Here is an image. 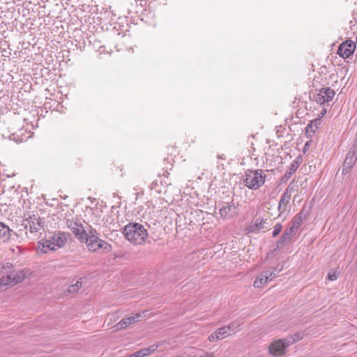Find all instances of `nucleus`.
Here are the masks:
<instances>
[{"instance_id": "obj_4", "label": "nucleus", "mask_w": 357, "mask_h": 357, "mask_svg": "<svg viewBox=\"0 0 357 357\" xmlns=\"http://www.w3.org/2000/svg\"><path fill=\"white\" fill-rule=\"evenodd\" d=\"M68 236V234L59 231L50 236L48 239L43 240L42 245L44 252H47V250H56L57 248L63 246Z\"/></svg>"}, {"instance_id": "obj_24", "label": "nucleus", "mask_w": 357, "mask_h": 357, "mask_svg": "<svg viewBox=\"0 0 357 357\" xmlns=\"http://www.w3.org/2000/svg\"><path fill=\"white\" fill-rule=\"evenodd\" d=\"M290 241L291 239L289 238V236L287 234H282L279 241L277 242V248H282L284 245L287 244Z\"/></svg>"}, {"instance_id": "obj_6", "label": "nucleus", "mask_w": 357, "mask_h": 357, "mask_svg": "<svg viewBox=\"0 0 357 357\" xmlns=\"http://www.w3.org/2000/svg\"><path fill=\"white\" fill-rule=\"evenodd\" d=\"M22 225L31 234H36L43 229L41 219L38 214H31L24 218Z\"/></svg>"}, {"instance_id": "obj_9", "label": "nucleus", "mask_w": 357, "mask_h": 357, "mask_svg": "<svg viewBox=\"0 0 357 357\" xmlns=\"http://www.w3.org/2000/svg\"><path fill=\"white\" fill-rule=\"evenodd\" d=\"M146 312V311H143L123 319L115 325L114 327L116 328V330L118 331L126 328L131 324L138 321L141 317H145Z\"/></svg>"}, {"instance_id": "obj_20", "label": "nucleus", "mask_w": 357, "mask_h": 357, "mask_svg": "<svg viewBox=\"0 0 357 357\" xmlns=\"http://www.w3.org/2000/svg\"><path fill=\"white\" fill-rule=\"evenodd\" d=\"M241 322L238 320H236L231 322L227 326H225L224 327L226 328V331L228 333V334L231 335L239 331V327L241 326Z\"/></svg>"}, {"instance_id": "obj_13", "label": "nucleus", "mask_w": 357, "mask_h": 357, "mask_svg": "<svg viewBox=\"0 0 357 357\" xmlns=\"http://www.w3.org/2000/svg\"><path fill=\"white\" fill-rule=\"evenodd\" d=\"M289 344V342L287 340H279L273 342L269 346V351L272 355L280 356L282 354L284 349Z\"/></svg>"}, {"instance_id": "obj_1", "label": "nucleus", "mask_w": 357, "mask_h": 357, "mask_svg": "<svg viewBox=\"0 0 357 357\" xmlns=\"http://www.w3.org/2000/svg\"><path fill=\"white\" fill-rule=\"evenodd\" d=\"M1 270L2 273L6 275L0 278V289L8 286H14L25 278L24 271L14 269L13 264L10 262L3 264Z\"/></svg>"}, {"instance_id": "obj_23", "label": "nucleus", "mask_w": 357, "mask_h": 357, "mask_svg": "<svg viewBox=\"0 0 357 357\" xmlns=\"http://www.w3.org/2000/svg\"><path fill=\"white\" fill-rule=\"evenodd\" d=\"M82 287V278H79L75 284L68 287L69 293H77Z\"/></svg>"}, {"instance_id": "obj_25", "label": "nucleus", "mask_w": 357, "mask_h": 357, "mask_svg": "<svg viewBox=\"0 0 357 357\" xmlns=\"http://www.w3.org/2000/svg\"><path fill=\"white\" fill-rule=\"evenodd\" d=\"M157 348H158V345L153 344L146 348H144V349H141V351L142 354H144V357H145V356H149V355L151 354L152 353H153L156 350Z\"/></svg>"}, {"instance_id": "obj_16", "label": "nucleus", "mask_w": 357, "mask_h": 357, "mask_svg": "<svg viewBox=\"0 0 357 357\" xmlns=\"http://www.w3.org/2000/svg\"><path fill=\"white\" fill-rule=\"evenodd\" d=\"M236 207L234 204H231L230 203H225L224 205L219 209V213L220 217L224 219H227L228 218L232 217L235 213Z\"/></svg>"}, {"instance_id": "obj_3", "label": "nucleus", "mask_w": 357, "mask_h": 357, "mask_svg": "<svg viewBox=\"0 0 357 357\" xmlns=\"http://www.w3.org/2000/svg\"><path fill=\"white\" fill-rule=\"evenodd\" d=\"M266 174L262 169H248L243 178V184L251 190H257L265 183Z\"/></svg>"}, {"instance_id": "obj_5", "label": "nucleus", "mask_w": 357, "mask_h": 357, "mask_svg": "<svg viewBox=\"0 0 357 357\" xmlns=\"http://www.w3.org/2000/svg\"><path fill=\"white\" fill-rule=\"evenodd\" d=\"M81 242H84L86 245L88 250L91 252H96L99 250H103L106 252H109L111 250V245L100 238L98 236L91 235L90 236L84 237V241H80Z\"/></svg>"}, {"instance_id": "obj_31", "label": "nucleus", "mask_w": 357, "mask_h": 357, "mask_svg": "<svg viewBox=\"0 0 357 357\" xmlns=\"http://www.w3.org/2000/svg\"><path fill=\"white\" fill-rule=\"evenodd\" d=\"M326 109H323L318 118H322L326 114Z\"/></svg>"}, {"instance_id": "obj_21", "label": "nucleus", "mask_w": 357, "mask_h": 357, "mask_svg": "<svg viewBox=\"0 0 357 357\" xmlns=\"http://www.w3.org/2000/svg\"><path fill=\"white\" fill-rule=\"evenodd\" d=\"M300 161L298 159H296L292 162L290 166L288 167L284 177L287 180L297 170L298 167L300 166Z\"/></svg>"}, {"instance_id": "obj_19", "label": "nucleus", "mask_w": 357, "mask_h": 357, "mask_svg": "<svg viewBox=\"0 0 357 357\" xmlns=\"http://www.w3.org/2000/svg\"><path fill=\"white\" fill-rule=\"evenodd\" d=\"M308 215V211L303 208L297 215L294 216L292 220L291 224L294 225V227L299 228L303 221L306 218Z\"/></svg>"}, {"instance_id": "obj_15", "label": "nucleus", "mask_w": 357, "mask_h": 357, "mask_svg": "<svg viewBox=\"0 0 357 357\" xmlns=\"http://www.w3.org/2000/svg\"><path fill=\"white\" fill-rule=\"evenodd\" d=\"M15 233L8 225L0 222V242H8Z\"/></svg>"}, {"instance_id": "obj_14", "label": "nucleus", "mask_w": 357, "mask_h": 357, "mask_svg": "<svg viewBox=\"0 0 357 357\" xmlns=\"http://www.w3.org/2000/svg\"><path fill=\"white\" fill-rule=\"evenodd\" d=\"M267 219L257 218L247 229L248 233H256L260 229L267 228Z\"/></svg>"}, {"instance_id": "obj_10", "label": "nucleus", "mask_w": 357, "mask_h": 357, "mask_svg": "<svg viewBox=\"0 0 357 357\" xmlns=\"http://www.w3.org/2000/svg\"><path fill=\"white\" fill-rule=\"evenodd\" d=\"M293 190L294 186H292V183H291L282 194L278 204V211H280V214L287 211V205L289 204L291 199V193Z\"/></svg>"}, {"instance_id": "obj_26", "label": "nucleus", "mask_w": 357, "mask_h": 357, "mask_svg": "<svg viewBox=\"0 0 357 357\" xmlns=\"http://www.w3.org/2000/svg\"><path fill=\"white\" fill-rule=\"evenodd\" d=\"M297 229L298 228L294 227V225L291 224V226L289 229H286L283 234H287L289 236V238L291 239Z\"/></svg>"}, {"instance_id": "obj_17", "label": "nucleus", "mask_w": 357, "mask_h": 357, "mask_svg": "<svg viewBox=\"0 0 357 357\" xmlns=\"http://www.w3.org/2000/svg\"><path fill=\"white\" fill-rule=\"evenodd\" d=\"M356 155L354 151H349L344 162L342 172H347L356 161Z\"/></svg>"}, {"instance_id": "obj_2", "label": "nucleus", "mask_w": 357, "mask_h": 357, "mask_svg": "<svg viewBox=\"0 0 357 357\" xmlns=\"http://www.w3.org/2000/svg\"><path fill=\"white\" fill-rule=\"evenodd\" d=\"M123 234L130 242L135 245L142 244L148 236L146 229L142 225L137 222L126 225Z\"/></svg>"}, {"instance_id": "obj_28", "label": "nucleus", "mask_w": 357, "mask_h": 357, "mask_svg": "<svg viewBox=\"0 0 357 357\" xmlns=\"http://www.w3.org/2000/svg\"><path fill=\"white\" fill-rule=\"evenodd\" d=\"M337 277L335 273H329L328 274V279L329 280L333 281V280H337Z\"/></svg>"}, {"instance_id": "obj_7", "label": "nucleus", "mask_w": 357, "mask_h": 357, "mask_svg": "<svg viewBox=\"0 0 357 357\" xmlns=\"http://www.w3.org/2000/svg\"><path fill=\"white\" fill-rule=\"evenodd\" d=\"M66 225L79 241H84V237L86 235V232L83 227L80 219L67 220Z\"/></svg>"}, {"instance_id": "obj_11", "label": "nucleus", "mask_w": 357, "mask_h": 357, "mask_svg": "<svg viewBox=\"0 0 357 357\" xmlns=\"http://www.w3.org/2000/svg\"><path fill=\"white\" fill-rule=\"evenodd\" d=\"M276 275V270H266L262 271L259 277L255 279L254 282V287L255 288H261L264 284H266L268 281H271Z\"/></svg>"}, {"instance_id": "obj_12", "label": "nucleus", "mask_w": 357, "mask_h": 357, "mask_svg": "<svg viewBox=\"0 0 357 357\" xmlns=\"http://www.w3.org/2000/svg\"><path fill=\"white\" fill-rule=\"evenodd\" d=\"M356 48V43L352 40H347L340 44L337 50V54L343 59L349 58L353 54Z\"/></svg>"}, {"instance_id": "obj_29", "label": "nucleus", "mask_w": 357, "mask_h": 357, "mask_svg": "<svg viewBox=\"0 0 357 357\" xmlns=\"http://www.w3.org/2000/svg\"><path fill=\"white\" fill-rule=\"evenodd\" d=\"M144 354H142L141 350L134 352L130 356V357H144Z\"/></svg>"}, {"instance_id": "obj_30", "label": "nucleus", "mask_w": 357, "mask_h": 357, "mask_svg": "<svg viewBox=\"0 0 357 357\" xmlns=\"http://www.w3.org/2000/svg\"><path fill=\"white\" fill-rule=\"evenodd\" d=\"M91 235L98 236L97 231L94 229H91L89 232H86V237L90 236Z\"/></svg>"}, {"instance_id": "obj_27", "label": "nucleus", "mask_w": 357, "mask_h": 357, "mask_svg": "<svg viewBox=\"0 0 357 357\" xmlns=\"http://www.w3.org/2000/svg\"><path fill=\"white\" fill-rule=\"evenodd\" d=\"M282 226L280 223H278L275 225L273 231V236H277L282 231Z\"/></svg>"}, {"instance_id": "obj_18", "label": "nucleus", "mask_w": 357, "mask_h": 357, "mask_svg": "<svg viewBox=\"0 0 357 357\" xmlns=\"http://www.w3.org/2000/svg\"><path fill=\"white\" fill-rule=\"evenodd\" d=\"M228 336H229V335L227 332L226 328L222 326V327L217 329L213 333H211L208 336V339L211 342H212L222 340Z\"/></svg>"}, {"instance_id": "obj_22", "label": "nucleus", "mask_w": 357, "mask_h": 357, "mask_svg": "<svg viewBox=\"0 0 357 357\" xmlns=\"http://www.w3.org/2000/svg\"><path fill=\"white\" fill-rule=\"evenodd\" d=\"M321 124V118H316L313 121L310 122V124L307 125L306 128L307 132H313L314 133L319 128V126Z\"/></svg>"}, {"instance_id": "obj_8", "label": "nucleus", "mask_w": 357, "mask_h": 357, "mask_svg": "<svg viewBox=\"0 0 357 357\" xmlns=\"http://www.w3.org/2000/svg\"><path fill=\"white\" fill-rule=\"evenodd\" d=\"M335 94V91L330 87L321 88L314 94V100L318 104L323 105L325 102L331 101Z\"/></svg>"}]
</instances>
